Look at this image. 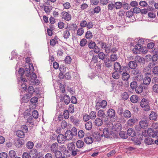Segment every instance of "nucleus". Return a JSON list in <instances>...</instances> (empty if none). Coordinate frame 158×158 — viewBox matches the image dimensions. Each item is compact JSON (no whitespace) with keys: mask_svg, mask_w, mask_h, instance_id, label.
Masks as SVG:
<instances>
[{"mask_svg":"<svg viewBox=\"0 0 158 158\" xmlns=\"http://www.w3.org/2000/svg\"><path fill=\"white\" fill-rule=\"evenodd\" d=\"M86 42L87 40L86 39H82L80 41V45L81 47L84 46L86 44Z\"/></svg>","mask_w":158,"mask_h":158,"instance_id":"nucleus-64","label":"nucleus"},{"mask_svg":"<svg viewBox=\"0 0 158 158\" xmlns=\"http://www.w3.org/2000/svg\"><path fill=\"white\" fill-rule=\"evenodd\" d=\"M118 89H120L123 85V82L121 80H118L116 83Z\"/></svg>","mask_w":158,"mask_h":158,"instance_id":"nucleus-43","label":"nucleus"},{"mask_svg":"<svg viewBox=\"0 0 158 158\" xmlns=\"http://www.w3.org/2000/svg\"><path fill=\"white\" fill-rule=\"evenodd\" d=\"M127 70L123 72L122 76V80L125 81H127L130 78L129 74L127 72Z\"/></svg>","mask_w":158,"mask_h":158,"instance_id":"nucleus-12","label":"nucleus"},{"mask_svg":"<svg viewBox=\"0 0 158 158\" xmlns=\"http://www.w3.org/2000/svg\"><path fill=\"white\" fill-rule=\"evenodd\" d=\"M84 143L83 141L79 140L76 142V146L78 148H82L84 146Z\"/></svg>","mask_w":158,"mask_h":158,"instance_id":"nucleus-32","label":"nucleus"},{"mask_svg":"<svg viewBox=\"0 0 158 158\" xmlns=\"http://www.w3.org/2000/svg\"><path fill=\"white\" fill-rule=\"evenodd\" d=\"M158 116L156 113L154 111H152L149 116V119L151 120H155Z\"/></svg>","mask_w":158,"mask_h":158,"instance_id":"nucleus-17","label":"nucleus"},{"mask_svg":"<svg viewBox=\"0 0 158 158\" xmlns=\"http://www.w3.org/2000/svg\"><path fill=\"white\" fill-rule=\"evenodd\" d=\"M112 61L109 59H107L104 61V64L105 66L108 68H110L113 65Z\"/></svg>","mask_w":158,"mask_h":158,"instance_id":"nucleus-28","label":"nucleus"},{"mask_svg":"<svg viewBox=\"0 0 158 158\" xmlns=\"http://www.w3.org/2000/svg\"><path fill=\"white\" fill-rule=\"evenodd\" d=\"M32 115L35 118H37L38 117V113L36 110H34L32 112Z\"/></svg>","mask_w":158,"mask_h":158,"instance_id":"nucleus-62","label":"nucleus"},{"mask_svg":"<svg viewBox=\"0 0 158 158\" xmlns=\"http://www.w3.org/2000/svg\"><path fill=\"white\" fill-rule=\"evenodd\" d=\"M107 126L109 130H112L116 131H120L122 128L121 124L119 123L114 124V125L112 123H110Z\"/></svg>","mask_w":158,"mask_h":158,"instance_id":"nucleus-4","label":"nucleus"},{"mask_svg":"<svg viewBox=\"0 0 158 158\" xmlns=\"http://www.w3.org/2000/svg\"><path fill=\"white\" fill-rule=\"evenodd\" d=\"M127 135L131 137H134L136 135V134L134 130L132 128H129L127 131Z\"/></svg>","mask_w":158,"mask_h":158,"instance_id":"nucleus-26","label":"nucleus"},{"mask_svg":"<svg viewBox=\"0 0 158 158\" xmlns=\"http://www.w3.org/2000/svg\"><path fill=\"white\" fill-rule=\"evenodd\" d=\"M147 133L150 136L158 138V131H153L151 128L148 129L147 131Z\"/></svg>","mask_w":158,"mask_h":158,"instance_id":"nucleus-9","label":"nucleus"},{"mask_svg":"<svg viewBox=\"0 0 158 158\" xmlns=\"http://www.w3.org/2000/svg\"><path fill=\"white\" fill-rule=\"evenodd\" d=\"M94 123L97 126H100L102 124V120L99 118H97L94 121Z\"/></svg>","mask_w":158,"mask_h":158,"instance_id":"nucleus-25","label":"nucleus"},{"mask_svg":"<svg viewBox=\"0 0 158 158\" xmlns=\"http://www.w3.org/2000/svg\"><path fill=\"white\" fill-rule=\"evenodd\" d=\"M107 6L108 10L110 11L119 9L120 6H121V3L119 2H109Z\"/></svg>","mask_w":158,"mask_h":158,"instance_id":"nucleus-1","label":"nucleus"},{"mask_svg":"<svg viewBox=\"0 0 158 158\" xmlns=\"http://www.w3.org/2000/svg\"><path fill=\"white\" fill-rule=\"evenodd\" d=\"M114 67L115 71H119L120 73L129 69V68L125 66H121L120 63L118 62H116L114 64Z\"/></svg>","mask_w":158,"mask_h":158,"instance_id":"nucleus-2","label":"nucleus"},{"mask_svg":"<svg viewBox=\"0 0 158 158\" xmlns=\"http://www.w3.org/2000/svg\"><path fill=\"white\" fill-rule=\"evenodd\" d=\"M93 36L92 33L90 31H88L86 33L85 37L86 39H91Z\"/></svg>","mask_w":158,"mask_h":158,"instance_id":"nucleus-51","label":"nucleus"},{"mask_svg":"<svg viewBox=\"0 0 158 158\" xmlns=\"http://www.w3.org/2000/svg\"><path fill=\"white\" fill-rule=\"evenodd\" d=\"M89 115L91 119H94L96 117V113L95 111H92Z\"/></svg>","mask_w":158,"mask_h":158,"instance_id":"nucleus-48","label":"nucleus"},{"mask_svg":"<svg viewBox=\"0 0 158 158\" xmlns=\"http://www.w3.org/2000/svg\"><path fill=\"white\" fill-rule=\"evenodd\" d=\"M151 81V79L150 77L147 76L145 77L143 79V82L144 85H148Z\"/></svg>","mask_w":158,"mask_h":158,"instance_id":"nucleus-36","label":"nucleus"},{"mask_svg":"<svg viewBox=\"0 0 158 158\" xmlns=\"http://www.w3.org/2000/svg\"><path fill=\"white\" fill-rule=\"evenodd\" d=\"M107 114L109 117L114 121L117 120V117L116 115L115 110L112 109H109L107 111Z\"/></svg>","mask_w":158,"mask_h":158,"instance_id":"nucleus-5","label":"nucleus"},{"mask_svg":"<svg viewBox=\"0 0 158 158\" xmlns=\"http://www.w3.org/2000/svg\"><path fill=\"white\" fill-rule=\"evenodd\" d=\"M149 102L148 99L143 98L140 102V105L144 110L148 111L150 109V107L149 105Z\"/></svg>","mask_w":158,"mask_h":158,"instance_id":"nucleus-3","label":"nucleus"},{"mask_svg":"<svg viewBox=\"0 0 158 158\" xmlns=\"http://www.w3.org/2000/svg\"><path fill=\"white\" fill-rule=\"evenodd\" d=\"M144 141L145 143L148 145H151L154 143V140L151 138L148 137L145 138Z\"/></svg>","mask_w":158,"mask_h":158,"instance_id":"nucleus-20","label":"nucleus"},{"mask_svg":"<svg viewBox=\"0 0 158 158\" xmlns=\"http://www.w3.org/2000/svg\"><path fill=\"white\" fill-rule=\"evenodd\" d=\"M97 115L98 117H101L102 119L106 118V117L105 112L103 110H100L98 111Z\"/></svg>","mask_w":158,"mask_h":158,"instance_id":"nucleus-22","label":"nucleus"},{"mask_svg":"<svg viewBox=\"0 0 158 158\" xmlns=\"http://www.w3.org/2000/svg\"><path fill=\"white\" fill-rule=\"evenodd\" d=\"M70 36V32L69 31L67 30H65L64 31L63 36L64 39H67L69 38Z\"/></svg>","mask_w":158,"mask_h":158,"instance_id":"nucleus-45","label":"nucleus"},{"mask_svg":"<svg viewBox=\"0 0 158 158\" xmlns=\"http://www.w3.org/2000/svg\"><path fill=\"white\" fill-rule=\"evenodd\" d=\"M119 136L123 139H126L128 137V135L127 133L124 131H120L119 133Z\"/></svg>","mask_w":158,"mask_h":158,"instance_id":"nucleus-37","label":"nucleus"},{"mask_svg":"<svg viewBox=\"0 0 158 158\" xmlns=\"http://www.w3.org/2000/svg\"><path fill=\"white\" fill-rule=\"evenodd\" d=\"M135 89L137 93L140 94L143 92V87L141 85L137 86Z\"/></svg>","mask_w":158,"mask_h":158,"instance_id":"nucleus-39","label":"nucleus"},{"mask_svg":"<svg viewBox=\"0 0 158 158\" xmlns=\"http://www.w3.org/2000/svg\"><path fill=\"white\" fill-rule=\"evenodd\" d=\"M34 143L31 141H28L26 144V146L27 148L29 149H32L34 146Z\"/></svg>","mask_w":158,"mask_h":158,"instance_id":"nucleus-44","label":"nucleus"},{"mask_svg":"<svg viewBox=\"0 0 158 158\" xmlns=\"http://www.w3.org/2000/svg\"><path fill=\"white\" fill-rule=\"evenodd\" d=\"M61 15L62 18L66 21H69L71 19V15L69 14V12L63 11L61 13Z\"/></svg>","mask_w":158,"mask_h":158,"instance_id":"nucleus-8","label":"nucleus"},{"mask_svg":"<svg viewBox=\"0 0 158 158\" xmlns=\"http://www.w3.org/2000/svg\"><path fill=\"white\" fill-rule=\"evenodd\" d=\"M9 155L10 157L13 158L16 155L15 152L13 150H10L9 152Z\"/></svg>","mask_w":158,"mask_h":158,"instance_id":"nucleus-58","label":"nucleus"},{"mask_svg":"<svg viewBox=\"0 0 158 158\" xmlns=\"http://www.w3.org/2000/svg\"><path fill=\"white\" fill-rule=\"evenodd\" d=\"M60 102L64 101L66 105H68L70 102V98L69 95L64 94L60 97Z\"/></svg>","mask_w":158,"mask_h":158,"instance_id":"nucleus-7","label":"nucleus"},{"mask_svg":"<svg viewBox=\"0 0 158 158\" xmlns=\"http://www.w3.org/2000/svg\"><path fill=\"white\" fill-rule=\"evenodd\" d=\"M80 154V151L77 148H75L71 151V154L73 156H75L77 155H79Z\"/></svg>","mask_w":158,"mask_h":158,"instance_id":"nucleus-38","label":"nucleus"},{"mask_svg":"<svg viewBox=\"0 0 158 158\" xmlns=\"http://www.w3.org/2000/svg\"><path fill=\"white\" fill-rule=\"evenodd\" d=\"M118 71H115L112 74V77L114 79H117L119 78L120 75Z\"/></svg>","mask_w":158,"mask_h":158,"instance_id":"nucleus-42","label":"nucleus"},{"mask_svg":"<svg viewBox=\"0 0 158 158\" xmlns=\"http://www.w3.org/2000/svg\"><path fill=\"white\" fill-rule=\"evenodd\" d=\"M30 158H36L38 156V152L35 149L31 150L29 153Z\"/></svg>","mask_w":158,"mask_h":158,"instance_id":"nucleus-13","label":"nucleus"},{"mask_svg":"<svg viewBox=\"0 0 158 158\" xmlns=\"http://www.w3.org/2000/svg\"><path fill=\"white\" fill-rule=\"evenodd\" d=\"M66 137L62 134H60L57 137V140L58 142L59 143H63L65 141Z\"/></svg>","mask_w":158,"mask_h":158,"instance_id":"nucleus-11","label":"nucleus"},{"mask_svg":"<svg viewBox=\"0 0 158 158\" xmlns=\"http://www.w3.org/2000/svg\"><path fill=\"white\" fill-rule=\"evenodd\" d=\"M64 9H68L71 7V4L69 2H66L63 4Z\"/></svg>","mask_w":158,"mask_h":158,"instance_id":"nucleus-49","label":"nucleus"},{"mask_svg":"<svg viewBox=\"0 0 158 158\" xmlns=\"http://www.w3.org/2000/svg\"><path fill=\"white\" fill-rule=\"evenodd\" d=\"M123 116L126 118H128L131 117V114L130 112L128 110H125L123 113Z\"/></svg>","mask_w":158,"mask_h":158,"instance_id":"nucleus-34","label":"nucleus"},{"mask_svg":"<svg viewBox=\"0 0 158 158\" xmlns=\"http://www.w3.org/2000/svg\"><path fill=\"white\" fill-rule=\"evenodd\" d=\"M119 2L121 3V6H120L119 9H121L122 7L124 9L127 10H128L130 8V6L128 3L124 2L122 4L121 2Z\"/></svg>","mask_w":158,"mask_h":158,"instance_id":"nucleus-27","label":"nucleus"},{"mask_svg":"<svg viewBox=\"0 0 158 158\" xmlns=\"http://www.w3.org/2000/svg\"><path fill=\"white\" fill-rule=\"evenodd\" d=\"M59 69L60 73L59 74V76L60 78H64V74L66 71V67L63 65H61L59 67Z\"/></svg>","mask_w":158,"mask_h":158,"instance_id":"nucleus-10","label":"nucleus"},{"mask_svg":"<svg viewBox=\"0 0 158 158\" xmlns=\"http://www.w3.org/2000/svg\"><path fill=\"white\" fill-rule=\"evenodd\" d=\"M16 134L18 137L23 138L25 136L24 132L22 130H18L16 131Z\"/></svg>","mask_w":158,"mask_h":158,"instance_id":"nucleus-35","label":"nucleus"},{"mask_svg":"<svg viewBox=\"0 0 158 158\" xmlns=\"http://www.w3.org/2000/svg\"><path fill=\"white\" fill-rule=\"evenodd\" d=\"M93 136L94 138L96 139L97 141H99L101 139L102 137V134L100 135V133L98 131H96L94 132L93 134Z\"/></svg>","mask_w":158,"mask_h":158,"instance_id":"nucleus-16","label":"nucleus"},{"mask_svg":"<svg viewBox=\"0 0 158 158\" xmlns=\"http://www.w3.org/2000/svg\"><path fill=\"white\" fill-rule=\"evenodd\" d=\"M54 153H55V155L56 158H60L62 156L61 152L58 150L56 152H55Z\"/></svg>","mask_w":158,"mask_h":158,"instance_id":"nucleus-50","label":"nucleus"},{"mask_svg":"<svg viewBox=\"0 0 158 158\" xmlns=\"http://www.w3.org/2000/svg\"><path fill=\"white\" fill-rule=\"evenodd\" d=\"M135 61L139 63H143L144 62V59L143 58L139 56H136L135 57Z\"/></svg>","mask_w":158,"mask_h":158,"instance_id":"nucleus-21","label":"nucleus"},{"mask_svg":"<svg viewBox=\"0 0 158 158\" xmlns=\"http://www.w3.org/2000/svg\"><path fill=\"white\" fill-rule=\"evenodd\" d=\"M89 48L91 49H93L96 46V44L95 42H90L88 44Z\"/></svg>","mask_w":158,"mask_h":158,"instance_id":"nucleus-59","label":"nucleus"},{"mask_svg":"<svg viewBox=\"0 0 158 158\" xmlns=\"http://www.w3.org/2000/svg\"><path fill=\"white\" fill-rule=\"evenodd\" d=\"M141 47L140 44H137L135 46L134 48L132 50V51L134 53L138 54L140 52Z\"/></svg>","mask_w":158,"mask_h":158,"instance_id":"nucleus-14","label":"nucleus"},{"mask_svg":"<svg viewBox=\"0 0 158 158\" xmlns=\"http://www.w3.org/2000/svg\"><path fill=\"white\" fill-rule=\"evenodd\" d=\"M137 83L135 81H133L131 82L130 84V86L131 89L134 90L136 88V87L137 86Z\"/></svg>","mask_w":158,"mask_h":158,"instance_id":"nucleus-46","label":"nucleus"},{"mask_svg":"<svg viewBox=\"0 0 158 158\" xmlns=\"http://www.w3.org/2000/svg\"><path fill=\"white\" fill-rule=\"evenodd\" d=\"M63 154L64 156L66 157H68L70 156V155L71 154V153L69 152L68 150H66V151H65L63 153Z\"/></svg>","mask_w":158,"mask_h":158,"instance_id":"nucleus-63","label":"nucleus"},{"mask_svg":"<svg viewBox=\"0 0 158 158\" xmlns=\"http://www.w3.org/2000/svg\"><path fill=\"white\" fill-rule=\"evenodd\" d=\"M103 134H102V137L106 138L110 137L112 134V131L109 130V128H105L103 129Z\"/></svg>","mask_w":158,"mask_h":158,"instance_id":"nucleus-6","label":"nucleus"},{"mask_svg":"<svg viewBox=\"0 0 158 158\" xmlns=\"http://www.w3.org/2000/svg\"><path fill=\"white\" fill-rule=\"evenodd\" d=\"M98 61V56H93L92 60L91 61V64L92 63H96Z\"/></svg>","mask_w":158,"mask_h":158,"instance_id":"nucleus-55","label":"nucleus"},{"mask_svg":"<svg viewBox=\"0 0 158 158\" xmlns=\"http://www.w3.org/2000/svg\"><path fill=\"white\" fill-rule=\"evenodd\" d=\"M43 6L45 12L47 14H49L51 10L52 9V7L45 5H44Z\"/></svg>","mask_w":158,"mask_h":158,"instance_id":"nucleus-31","label":"nucleus"},{"mask_svg":"<svg viewBox=\"0 0 158 158\" xmlns=\"http://www.w3.org/2000/svg\"><path fill=\"white\" fill-rule=\"evenodd\" d=\"M84 141L87 144H89L93 142L94 139L92 137L87 136L84 138Z\"/></svg>","mask_w":158,"mask_h":158,"instance_id":"nucleus-18","label":"nucleus"},{"mask_svg":"<svg viewBox=\"0 0 158 158\" xmlns=\"http://www.w3.org/2000/svg\"><path fill=\"white\" fill-rule=\"evenodd\" d=\"M122 98L123 100H127L129 97V96L128 93L127 92H124L122 94Z\"/></svg>","mask_w":158,"mask_h":158,"instance_id":"nucleus-56","label":"nucleus"},{"mask_svg":"<svg viewBox=\"0 0 158 158\" xmlns=\"http://www.w3.org/2000/svg\"><path fill=\"white\" fill-rule=\"evenodd\" d=\"M24 143V141L23 139L19 138L15 142V144L17 147L19 148L23 145Z\"/></svg>","mask_w":158,"mask_h":158,"instance_id":"nucleus-19","label":"nucleus"},{"mask_svg":"<svg viewBox=\"0 0 158 158\" xmlns=\"http://www.w3.org/2000/svg\"><path fill=\"white\" fill-rule=\"evenodd\" d=\"M70 131L73 136H75L77 134V131L75 127H73Z\"/></svg>","mask_w":158,"mask_h":158,"instance_id":"nucleus-54","label":"nucleus"},{"mask_svg":"<svg viewBox=\"0 0 158 158\" xmlns=\"http://www.w3.org/2000/svg\"><path fill=\"white\" fill-rule=\"evenodd\" d=\"M98 56L99 59L102 60H103L105 59L106 55L104 52H100L98 53Z\"/></svg>","mask_w":158,"mask_h":158,"instance_id":"nucleus-47","label":"nucleus"},{"mask_svg":"<svg viewBox=\"0 0 158 158\" xmlns=\"http://www.w3.org/2000/svg\"><path fill=\"white\" fill-rule=\"evenodd\" d=\"M128 65L131 69H135L137 66L136 62L135 61H130L128 64Z\"/></svg>","mask_w":158,"mask_h":158,"instance_id":"nucleus-33","label":"nucleus"},{"mask_svg":"<svg viewBox=\"0 0 158 158\" xmlns=\"http://www.w3.org/2000/svg\"><path fill=\"white\" fill-rule=\"evenodd\" d=\"M68 109V111L70 113H73L74 111V105L72 104H70L69 106Z\"/></svg>","mask_w":158,"mask_h":158,"instance_id":"nucleus-57","label":"nucleus"},{"mask_svg":"<svg viewBox=\"0 0 158 158\" xmlns=\"http://www.w3.org/2000/svg\"><path fill=\"white\" fill-rule=\"evenodd\" d=\"M73 135L70 132V130L66 131L65 133V136L66 137L65 138L67 140L71 139L73 138Z\"/></svg>","mask_w":158,"mask_h":158,"instance_id":"nucleus-24","label":"nucleus"},{"mask_svg":"<svg viewBox=\"0 0 158 158\" xmlns=\"http://www.w3.org/2000/svg\"><path fill=\"white\" fill-rule=\"evenodd\" d=\"M137 120L135 118H133L128 120L127 123L129 125L131 126L133 125Z\"/></svg>","mask_w":158,"mask_h":158,"instance_id":"nucleus-40","label":"nucleus"},{"mask_svg":"<svg viewBox=\"0 0 158 158\" xmlns=\"http://www.w3.org/2000/svg\"><path fill=\"white\" fill-rule=\"evenodd\" d=\"M84 33V30L82 27H81L77 30V34L79 36L81 35Z\"/></svg>","mask_w":158,"mask_h":158,"instance_id":"nucleus-52","label":"nucleus"},{"mask_svg":"<svg viewBox=\"0 0 158 158\" xmlns=\"http://www.w3.org/2000/svg\"><path fill=\"white\" fill-rule=\"evenodd\" d=\"M39 81L37 80L36 79L35 80H29V82L30 84V85H38L39 84Z\"/></svg>","mask_w":158,"mask_h":158,"instance_id":"nucleus-41","label":"nucleus"},{"mask_svg":"<svg viewBox=\"0 0 158 158\" xmlns=\"http://www.w3.org/2000/svg\"><path fill=\"white\" fill-rule=\"evenodd\" d=\"M92 127V124L91 121H88L86 122L85 124V129L88 131L90 130Z\"/></svg>","mask_w":158,"mask_h":158,"instance_id":"nucleus-29","label":"nucleus"},{"mask_svg":"<svg viewBox=\"0 0 158 158\" xmlns=\"http://www.w3.org/2000/svg\"><path fill=\"white\" fill-rule=\"evenodd\" d=\"M50 151L52 152H54L58 150V145L57 143H52L50 147Z\"/></svg>","mask_w":158,"mask_h":158,"instance_id":"nucleus-15","label":"nucleus"},{"mask_svg":"<svg viewBox=\"0 0 158 158\" xmlns=\"http://www.w3.org/2000/svg\"><path fill=\"white\" fill-rule=\"evenodd\" d=\"M140 127L146 129L147 128L148 125V123L144 121H141L139 123Z\"/></svg>","mask_w":158,"mask_h":158,"instance_id":"nucleus-30","label":"nucleus"},{"mask_svg":"<svg viewBox=\"0 0 158 158\" xmlns=\"http://www.w3.org/2000/svg\"><path fill=\"white\" fill-rule=\"evenodd\" d=\"M101 10V8L100 6H97L94 9V13H98Z\"/></svg>","mask_w":158,"mask_h":158,"instance_id":"nucleus-61","label":"nucleus"},{"mask_svg":"<svg viewBox=\"0 0 158 158\" xmlns=\"http://www.w3.org/2000/svg\"><path fill=\"white\" fill-rule=\"evenodd\" d=\"M139 97L135 95H132L130 98L131 101L133 103L137 102L139 101Z\"/></svg>","mask_w":158,"mask_h":158,"instance_id":"nucleus-23","label":"nucleus"},{"mask_svg":"<svg viewBox=\"0 0 158 158\" xmlns=\"http://www.w3.org/2000/svg\"><path fill=\"white\" fill-rule=\"evenodd\" d=\"M68 148L70 151H72L75 149V145L73 143H70L68 144Z\"/></svg>","mask_w":158,"mask_h":158,"instance_id":"nucleus-53","label":"nucleus"},{"mask_svg":"<svg viewBox=\"0 0 158 158\" xmlns=\"http://www.w3.org/2000/svg\"><path fill=\"white\" fill-rule=\"evenodd\" d=\"M117 59V56L115 54H112L110 56V60L112 61H115Z\"/></svg>","mask_w":158,"mask_h":158,"instance_id":"nucleus-60","label":"nucleus"}]
</instances>
